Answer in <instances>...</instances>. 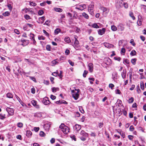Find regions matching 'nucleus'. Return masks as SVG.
Wrapping results in <instances>:
<instances>
[{
  "label": "nucleus",
  "instance_id": "f257e3e1",
  "mask_svg": "<svg viewBox=\"0 0 146 146\" xmlns=\"http://www.w3.org/2000/svg\"><path fill=\"white\" fill-rule=\"evenodd\" d=\"M59 128L65 134H68L70 132V129L67 126L65 125L64 123H62L59 126Z\"/></svg>",
  "mask_w": 146,
  "mask_h": 146
},
{
  "label": "nucleus",
  "instance_id": "f03ea898",
  "mask_svg": "<svg viewBox=\"0 0 146 146\" xmlns=\"http://www.w3.org/2000/svg\"><path fill=\"white\" fill-rule=\"evenodd\" d=\"M80 91L79 89H77V92H76L74 90H72L71 92L72 94V97L75 100H77L79 96V93Z\"/></svg>",
  "mask_w": 146,
  "mask_h": 146
},
{
  "label": "nucleus",
  "instance_id": "7ed1b4c3",
  "mask_svg": "<svg viewBox=\"0 0 146 146\" xmlns=\"http://www.w3.org/2000/svg\"><path fill=\"white\" fill-rule=\"evenodd\" d=\"M6 110L10 115H12L14 114V110L13 109L7 107L6 108Z\"/></svg>",
  "mask_w": 146,
  "mask_h": 146
},
{
  "label": "nucleus",
  "instance_id": "20e7f679",
  "mask_svg": "<svg viewBox=\"0 0 146 146\" xmlns=\"http://www.w3.org/2000/svg\"><path fill=\"white\" fill-rule=\"evenodd\" d=\"M42 103L45 105H47L50 104V102L48 97H46L43 99Z\"/></svg>",
  "mask_w": 146,
  "mask_h": 146
},
{
  "label": "nucleus",
  "instance_id": "39448f33",
  "mask_svg": "<svg viewBox=\"0 0 146 146\" xmlns=\"http://www.w3.org/2000/svg\"><path fill=\"white\" fill-rule=\"evenodd\" d=\"M77 36L76 35L75 36L74 38L75 39V40L74 42V47L75 48H77L78 47V44H79V42L78 40L77 39Z\"/></svg>",
  "mask_w": 146,
  "mask_h": 146
},
{
  "label": "nucleus",
  "instance_id": "423d86ee",
  "mask_svg": "<svg viewBox=\"0 0 146 146\" xmlns=\"http://www.w3.org/2000/svg\"><path fill=\"white\" fill-rule=\"evenodd\" d=\"M81 126L78 124H76L74 127V129L77 131H78L81 129Z\"/></svg>",
  "mask_w": 146,
  "mask_h": 146
},
{
  "label": "nucleus",
  "instance_id": "0eeeda50",
  "mask_svg": "<svg viewBox=\"0 0 146 146\" xmlns=\"http://www.w3.org/2000/svg\"><path fill=\"white\" fill-rule=\"evenodd\" d=\"M89 70L90 72H92L93 70V65L92 63H90L88 64Z\"/></svg>",
  "mask_w": 146,
  "mask_h": 146
},
{
  "label": "nucleus",
  "instance_id": "6e6552de",
  "mask_svg": "<svg viewBox=\"0 0 146 146\" xmlns=\"http://www.w3.org/2000/svg\"><path fill=\"white\" fill-rule=\"evenodd\" d=\"M45 19V17L44 16H42L41 17H39L38 18V23L42 24L43 23Z\"/></svg>",
  "mask_w": 146,
  "mask_h": 146
},
{
  "label": "nucleus",
  "instance_id": "1a4fd4ad",
  "mask_svg": "<svg viewBox=\"0 0 146 146\" xmlns=\"http://www.w3.org/2000/svg\"><path fill=\"white\" fill-rule=\"evenodd\" d=\"M104 46L108 48H110L113 47V45L109 44L108 43L105 42L104 43Z\"/></svg>",
  "mask_w": 146,
  "mask_h": 146
},
{
  "label": "nucleus",
  "instance_id": "9d476101",
  "mask_svg": "<svg viewBox=\"0 0 146 146\" xmlns=\"http://www.w3.org/2000/svg\"><path fill=\"white\" fill-rule=\"evenodd\" d=\"M106 31V29L103 28L102 29H100L98 31V33L99 35H102L105 33Z\"/></svg>",
  "mask_w": 146,
  "mask_h": 146
},
{
  "label": "nucleus",
  "instance_id": "9b49d317",
  "mask_svg": "<svg viewBox=\"0 0 146 146\" xmlns=\"http://www.w3.org/2000/svg\"><path fill=\"white\" fill-rule=\"evenodd\" d=\"M117 73L116 72L113 73L112 78L114 80L117 79Z\"/></svg>",
  "mask_w": 146,
  "mask_h": 146
},
{
  "label": "nucleus",
  "instance_id": "f8f14e48",
  "mask_svg": "<svg viewBox=\"0 0 146 146\" xmlns=\"http://www.w3.org/2000/svg\"><path fill=\"white\" fill-rule=\"evenodd\" d=\"M126 74V71L125 70H123V72L121 73V76L122 78L124 79L125 78Z\"/></svg>",
  "mask_w": 146,
  "mask_h": 146
},
{
  "label": "nucleus",
  "instance_id": "ddd939ff",
  "mask_svg": "<svg viewBox=\"0 0 146 146\" xmlns=\"http://www.w3.org/2000/svg\"><path fill=\"white\" fill-rule=\"evenodd\" d=\"M21 42H22L23 43H24L25 42L26 44L25 45H27L29 43V40H25L24 38H22L21 39Z\"/></svg>",
  "mask_w": 146,
  "mask_h": 146
},
{
  "label": "nucleus",
  "instance_id": "4468645a",
  "mask_svg": "<svg viewBox=\"0 0 146 146\" xmlns=\"http://www.w3.org/2000/svg\"><path fill=\"white\" fill-rule=\"evenodd\" d=\"M6 118V115L3 113H0V119L3 120Z\"/></svg>",
  "mask_w": 146,
  "mask_h": 146
},
{
  "label": "nucleus",
  "instance_id": "2eb2a0df",
  "mask_svg": "<svg viewBox=\"0 0 146 146\" xmlns=\"http://www.w3.org/2000/svg\"><path fill=\"white\" fill-rule=\"evenodd\" d=\"M118 28L121 31H123L124 29L123 26L122 24L119 25L118 27Z\"/></svg>",
  "mask_w": 146,
  "mask_h": 146
},
{
  "label": "nucleus",
  "instance_id": "dca6fc26",
  "mask_svg": "<svg viewBox=\"0 0 146 146\" xmlns=\"http://www.w3.org/2000/svg\"><path fill=\"white\" fill-rule=\"evenodd\" d=\"M64 40L66 42L68 43H69L71 42V40L70 38L68 36H66L64 38Z\"/></svg>",
  "mask_w": 146,
  "mask_h": 146
},
{
  "label": "nucleus",
  "instance_id": "f3484780",
  "mask_svg": "<svg viewBox=\"0 0 146 146\" xmlns=\"http://www.w3.org/2000/svg\"><path fill=\"white\" fill-rule=\"evenodd\" d=\"M57 59H55L52 61L51 64L52 66H54L56 64H58V62L57 61Z\"/></svg>",
  "mask_w": 146,
  "mask_h": 146
},
{
  "label": "nucleus",
  "instance_id": "a211bd4d",
  "mask_svg": "<svg viewBox=\"0 0 146 146\" xmlns=\"http://www.w3.org/2000/svg\"><path fill=\"white\" fill-rule=\"evenodd\" d=\"M61 31V30L60 29L57 28L54 31V33L55 35H56L58 34Z\"/></svg>",
  "mask_w": 146,
  "mask_h": 146
},
{
  "label": "nucleus",
  "instance_id": "6ab92c4d",
  "mask_svg": "<svg viewBox=\"0 0 146 146\" xmlns=\"http://www.w3.org/2000/svg\"><path fill=\"white\" fill-rule=\"evenodd\" d=\"M81 135H82L83 136L87 137L88 136V134L86 133L84 131H82L80 133Z\"/></svg>",
  "mask_w": 146,
  "mask_h": 146
},
{
  "label": "nucleus",
  "instance_id": "aec40b11",
  "mask_svg": "<svg viewBox=\"0 0 146 146\" xmlns=\"http://www.w3.org/2000/svg\"><path fill=\"white\" fill-rule=\"evenodd\" d=\"M80 6H81V7H80L79 8L76 7V9H80L82 8H83V9H85L86 8V5H85L83 4L82 5H80Z\"/></svg>",
  "mask_w": 146,
  "mask_h": 146
},
{
  "label": "nucleus",
  "instance_id": "412c9836",
  "mask_svg": "<svg viewBox=\"0 0 146 146\" xmlns=\"http://www.w3.org/2000/svg\"><path fill=\"white\" fill-rule=\"evenodd\" d=\"M32 134V132L30 131H27V136L28 137H30Z\"/></svg>",
  "mask_w": 146,
  "mask_h": 146
},
{
  "label": "nucleus",
  "instance_id": "4be33fe9",
  "mask_svg": "<svg viewBox=\"0 0 146 146\" xmlns=\"http://www.w3.org/2000/svg\"><path fill=\"white\" fill-rule=\"evenodd\" d=\"M7 96V98H13V96L12 94L10 93H8L6 95Z\"/></svg>",
  "mask_w": 146,
  "mask_h": 146
},
{
  "label": "nucleus",
  "instance_id": "5701e85b",
  "mask_svg": "<svg viewBox=\"0 0 146 146\" xmlns=\"http://www.w3.org/2000/svg\"><path fill=\"white\" fill-rule=\"evenodd\" d=\"M129 16L131 17L133 20H135V17L134 16L132 12H130L129 13Z\"/></svg>",
  "mask_w": 146,
  "mask_h": 146
},
{
  "label": "nucleus",
  "instance_id": "b1692460",
  "mask_svg": "<svg viewBox=\"0 0 146 146\" xmlns=\"http://www.w3.org/2000/svg\"><path fill=\"white\" fill-rule=\"evenodd\" d=\"M59 90V88H58L53 87L52 88V91L53 92H55L57 91H58Z\"/></svg>",
  "mask_w": 146,
  "mask_h": 146
},
{
  "label": "nucleus",
  "instance_id": "393cba45",
  "mask_svg": "<svg viewBox=\"0 0 146 146\" xmlns=\"http://www.w3.org/2000/svg\"><path fill=\"white\" fill-rule=\"evenodd\" d=\"M50 21L49 20H46L45 22L43 24L44 25H46L47 26H49L50 25Z\"/></svg>",
  "mask_w": 146,
  "mask_h": 146
},
{
  "label": "nucleus",
  "instance_id": "a878e982",
  "mask_svg": "<svg viewBox=\"0 0 146 146\" xmlns=\"http://www.w3.org/2000/svg\"><path fill=\"white\" fill-rule=\"evenodd\" d=\"M111 30L113 31H115L117 30V27L114 25L111 26Z\"/></svg>",
  "mask_w": 146,
  "mask_h": 146
},
{
  "label": "nucleus",
  "instance_id": "bb28decb",
  "mask_svg": "<svg viewBox=\"0 0 146 146\" xmlns=\"http://www.w3.org/2000/svg\"><path fill=\"white\" fill-rule=\"evenodd\" d=\"M136 52L135 50H132L130 53V55L132 56H134L136 55Z\"/></svg>",
  "mask_w": 146,
  "mask_h": 146
},
{
  "label": "nucleus",
  "instance_id": "cd10ccee",
  "mask_svg": "<svg viewBox=\"0 0 146 146\" xmlns=\"http://www.w3.org/2000/svg\"><path fill=\"white\" fill-rule=\"evenodd\" d=\"M123 63L125 64H129V60L127 59H124L123 61Z\"/></svg>",
  "mask_w": 146,
  "mask_h": 146
},
{
  "label": "nucleus",
  "instance_id": "c85d7f7f",
  "mask_svg": "<svg viewBox=\"0 0 146 146\" xmlns=\"http://www.w3.org/2000/svg\"><path fill=\"white\" fill-rule=\"evenodd\" d=\"M92 27L96 29L99 28V26L96 23H94L92 25Z\"/></svg>",
  "mask_w": 146,
  "mask_h": 146
},
{
  "label": "nucleus",
  "instance_id": "c756f323",
  "mask_svg": "<svg viewBox=\"0 0 146 146\" xmlns=\"http://www.w3.org/2000/svg\"><path fill=\"white\" fill-rule=\"evenodd\" d=\"M10 15V13L8 11H6L3 13V15L5 16H7Z\"/></svg>",
  "mask_w": 146,
  "mask_h": 146
},
{
  "label": "nucleus",
  "instance_id": "7c9ffc66",
  "mask_svg": "<svg viewBox=\"0 0 146 146\" xmlns=\"http://www.w3.org/2000/svg\"><path fill=\"white\" fill-rule=\"evenodd\" d=\"M140 87L141 89L142 90H143L144 89V86L143 82H141L140 83Z\"/></svg>",
  "mask_w": 146,
  "mask_h": 146
},
{
  "label": "nucleus",
  "instance_id": "2f4dec72",
  "mask_svg": "<svg viewBox=\"0 0 146 146\" xmlns=\"http://www.w3.org/2000/svg\"><path fill=\"white\" fill-rule=\"evenodd\" d=\"M136 60L137 59L135 58L132 59L131 60V62L133 65H135V62Z\"/></svg>",
  "mask_w": 146,
  "mask_h": 146
},
{
  "label": "nucleus",
  "instance_id": "473e14b6",
  "mask_svg": "<svg viewBox=\"0 0 146 146\" xmlns=\"http://www.w3.org/2000/svg\"><path fill=\"white\" fill-rule=\"evenodd\" d=\"M44 13V11L42 10H40L38 12V14L39 15H42Z\"/></svg>",
  "mask_w": 146,
  "mask_h": 146
},
{
  "label": "nucleus",
  "instance_id": "72a5a7b5",
  "mask_svg": "<svg viewBox=\"0 0 146 146\" xmlns=\"http://www.w3.org/2000/svg\"><path fill=\"white\" fill-rule=\"evenodd\" d=\"M134 101V98L133 97L131 98L129 100L128 103H132Z\"/></svg>",
  "mask_w": 146,
  "mask_h": 146
},
{
  "label": "nucleus",
  "instance_id": "f704fd0d",
  "mask_svg": "<svg viewBox=\"0 0 146 146\" xmlns=\"http://www.w3.org/2000/svg\"><path fill=\"white\" fill-rule=\"evenodd\" d=\"M82 15L86 19H88V16L85 13H82Z\"/></svg>",
  "mask_w": 146,
  "mask_h": 146
},
{
  "label": "nucleus",
  "instance_id": "c9c22d12",
  "mask_svg": "<svg viewBox=\"0 0 146 146\" xmlns=\"http://www.w3.org/2000/svg\"><path fill=\"white\" fill-rule=\"evenodd\" d=\"M41 137H44L45 134L44 132L42 131H41L39 133Z\"/></svg>",
  "mask_w": 146,
  "mask_h": 146
},
{
  "label": "nucleus",
  "instance_id": "e433bc0d",
  "mask_svg": "<svg viewBox=\"0 0 146 146\" xmlns=\"http://www.w3.org/2000/svg\"><path fill=\"white\" fill-rule=\"evenodd\" d=\"M137 23L138 25H141L142 23V20H138Z\"/></svg>",
  "mask_w": 146,
  "mask_h": 146
},
{
  "label": "nucleus",
  "instance_id": "4c0bfd02",
  "mask_svg": "<svg viewBox=\"0 0 146 146\" xmlns=\"http://www.w3.org/2000/svg\"><path fill=\"white\" fill-rule=\"evenodd\" d=\"M137 91L138 93H140L141 92V91L139 88V85H138L136 88Z\"/></svg>",
  "mask_w": 146,
  "mask_h": 146
},
{
  "label": "nucleus",
  "instance_id": "58836bf2",
  "mask_svg": "<svg viewBox=\"0 0 146 146\" xmlns=\"http://www.w3.org/2000/svg\"><path fill=\"white\" fill-rule=\"evenodd\" d=\"M30 38L31 39H34V35L32 33H31L30 34Z\"/></svg>",
  "mask_w": 146,
  "mask_h": 146
},
{
  "label": "nucleus",
  "instance_id": "ea45409f",
  "mask_svg": "<svg viewBox=\"0 0 146 146\" xmlns=\"http://www.w3.org/2000/svg\"><path fill=\"white\" fill-rule=\"evenodd\" d=\"M17 126L20 128L22 127L23 126V124L21 122L18 123L17 124Z\"/></svg>",
  "mask_w": 146,
  "mask_h": 146
},
{
  "label": "nucleus",
  "instance_id": "a19ab883",
  "mask_svg": "<svg viewBox=\"0 0 146 146\" xmlns=\"http://www.w3.org/2000/svg\"><path fill=\"white\" fill-rule=\"evenodd\" d=\"M38 38L39 40H44L45 39V38L42 36H38Z\"/></svg>",
  "mask_w": 146,
  "mask_h": 146
},
{
  "label": "nucleus",
  "instance_id": "79ce46f5",
  "mask_svg": "<svg viewBox=\"0 0 146 146\" xmlns=\"http://www.w3.org/2000/svg\"><path fill=\"white\" fill-rule=\"evenodd\" d=\"M94 5L93 3H92L88 6V9L93 8H94Z\"/></svg>",
  "mask_w": 146,
  "mask_h": 146
},
{
  "label": "nucleus",
  "instance_id": "37998d69",
  "mask_svg": "<svg viewBox=\"0 0 146 146\" xmlns=\"http://www.w3.org/2000/svg\"><path fill=\"white\" fill-rule=\"evenodd\" d=\"M88 73V72L87 71L84 70L83 74V76L84 77H86V76L87 74Z\"/></svg>",
  "mask_w": 146,
  "mask_h": 146
},
{
  "label": "nucleus",
  "instance_id": "c03bdc74",
  "mask_svg": "<svg viewBox=\"0 0 146 146\" xmlns=\"http://www.w3.org/2000/svg\"><path fill=\"white\" fill-rule=\"evenodd\" d=\"M46 49L47 50L50 51L51 50L50 46L49 45H47L46 46Z\"/></svg>",
  "mask_w": 146,
  "mask_h": 146
},
{
  "label": "nucleus",
  "instance_id": "a18cd8bd",
  "mask_svg": "<svg viewBox=\"0 0 146 146\" xmlns=\"http://www.w3.org/2000/svg\"><path fill=\"white\" fill-rule=\"evenodd\" d=\"M134 128L133 125H131L129 128V130L130 131H132L134 130Z\"/></svg>",
  "mask_w": 146,
  "mask_h": 146
},
{
  "label": "nucleus",
  "instance_id": "49530a36",
  "mask_svg": "<svg viewBox=\"0 0 146 146\" xmlns=\"http://www.w3.org/2000/svg\"><path fill=\"white\" fill-rule=\"evenodd\" d=\"M130 42L132 44L133 46H135V43L134 42V40L133 39H131V40H130Z\"/></svg>",
  "mask_w": 146,
  "mask_h": 146
},
{
  "label": "nucleus",
  "instance_id": "de8ad7c7",
  "mask_svg": "<svg viewBox=\"0 0 146 146\" xmlns=\"http://www.w3.org/2000/svg\"><path fill=\"white\" fill-rule=\"evenodd\" d=\"M62 72L61 71H60V73L59 74H58V76L60 77V78H61L62 76Z\"/></svg>",
  "mask_w": 146,
  "mask_h": 146
},
{
  "label": "nucleus",
  "instance_id": "09e8293b",
  "mask_svg": "<svg viewBox=\"0 0 146 146\" xmlns=\"http://www.w3.org/2000/svg\"><path fill=\"white\" fill-rule=\"evenodd\" d=\"M114 59L115 60H117L119 61H120L121 60V58L120 57H115L114 58Z\"/></svg>",
  "mask_w": 146,
  "mask_h": 146
},
{
  "label": "nucleus",
  "instance_id": "8fccbe9b",
  "mask_svg": "<svg viewBox=\"0 0 146 146\" xmlns=\"http://www.w3.org/2000/svg\"><path fill=\"white\" fill-rule=\"evenodd\" d=\"M31 102L32 103V104L34 106H35L37 104V102L35 100L32 101Z\"/></svg>",
  "mask_w": 146,
  "mask_h": 146
},
{
  "label": "nucleus",
  "instance_id": "3c124183",
  "mask_svg": "<svg viewBox=\"0 0 146 146\" xmlns=\"http://www.w3.org/2000/svg\"><path fill=\"white\" fill-rule=\"evenodd\" d=\"M79 109L80 111L82 113H84V111L81 107H79Z\"/></svg>",
  "mask_w": 146,
  "mask_h": 146
},
{
  "label": "nucleus",
  "instance_id": "603ef678",
  "mask_svg": "<svg viewBox=\"0 0 146 146\" xmlns=\"http://www.w3.org/2000/svg\"><path fill=\"white\" fill-rule=\"evenodd\" d=\"M29 77L31 79L33 80L34 82H36V79L35 77L32 76H29Z\"/></svg>",
  "mask_w": 146,
  "mask_h": 146
},
{
  "label": "nucleus",
  "instance_id": "864d4df0",
  "mask_svg": "<svg viewBox=\"0 0 146 146\" xmlns=\"http://www.w3.org/2000/svg\"><path fill=\"white\" fill-rule=\"evenodd\" d=\"M70 137L72 138V139L74 140V141H76V139L74 135H72L70 136Z\"/></svg>",
  "mask_w": 146,
  "mask_h": 146
},
{
  "label": "nucleus",
  "instance_id": "5fc2aeb1",
  "mask_svg": "<svg viewBox=\"0 0 146 146\" xmlns=\"http://www.w3.org/2000/svg\"><path fill=\"white\" fill-rule=\"evenodd\" d=\"M43 33L47 36H48L49 35V34L44 30H43Z\"/></svg>",
  "mask_w": 146,
  "mask_h": 146
},
{
  "label": "nucleus",
  "instance_id": "6e6d98bb",
  "mask_svg": "<svg viewBox=\"0 0 146 146\" xmlns=\"http://www.w3.org/2000/svg\"><path fill=\"white\" fill-rule=\"evenodd\" d=\"M39 127H35L34 128V131L36 132L38 131L39 130Z\"/></svg>",
  "mask_w": 146,
  "mask_h": 146
},
{
  "label": "nucleus",
  "instance_id": "4d7b16f0",
  "mask_svg": "<svg viewBox=\"0 0 146 146\" xmlns=\"http://www.w3.org/2000/svg\"><path fill=\"white\" fill-rule=\"evenodd\" d=\"M30 4L31 5L33 6H35L36 5V3L33 2H30Z\"/></svg>",
  "mask_w": 146,
  "mask_h": 146
},
{
  "label": "nucleus",
  "instance_id": "13d9d810",
  "mask_svg": "<svg viewBox=\"0 0 146 146\" xmlns=\"http://www.w3.org/2000/svg\"><path fill=\"white\" fill-rule=\"evenodd\" d=\"M123 6L125 8H127L128 7V4L126 3H123Z\"/></svg>",
  "mask_w": 146,
  "mask_h": 146
},
{
  "label": "nucleus",
  "instance_id": "bf43d9fd",
  "mask_svg": "<svg viewBox=\"0 0 146 146\" xmlns=\"http://www.w3.org/2000/svg\"><path fill=\"white\" fill-rule=\"evenodd\" d=\"M14 31L15 33L17 34H20V32L17 29H15L14 30Z\"/></svg>",
  "mask_w": 146,
  "mask_h": 146
},
{
  "label": "nucleus",
  "instance_id": "052dcab7",
  "mask_svg": "<svg viewBox=\"0 0 146 146\" xmlns=\"http://www.w3.org/2000/svg\"><path fill=\"white\" fill-rule=\"evenodd\" d=\"M68 62L72 66H73L74 65V63L72 62L71 60H69Z\"/></svg>",
  "mask_w": 146,
  "mask_h": 146
},
{
  "label": "nucleus",
  "instance_id": "680f3d73",
  "mask_svg": "<svg viewBox=\"0 0 146 146\" xmlns=\"http://www.w3.org/2000/svg\"><path fill=\"white\" fill-rule=\"evenodd\" d=\"M25 18L27 20L30 19V16L28 15H26L25 16Z\"/></svg>",
  "mask_w": 146,
  "mask_h": 146
},
{
  "label": "nucleus",
  "instance_id": "e2e57ef3",
  "mask_svg": "<svg viewBox=\"0 0 146 146\" xmlns=\"http://www.w3.org/2000/svg\"><path fill=\"white\" fill-rule=\"evenodd\" d=\"M52 100H54L56 98V97L55 96H53L52 95H51L50 96Z\"/></svg>",
  "mask_w": 146,
  "mask_h": 146
},
{
  "label": "nucleus",
  "instance_id": "0e129e2a",
  "mask_svg": "<svg viewBox=\"0 0 146 146\" xmlns=\"http://www.w3.org/2000/svg\"><path fill=\"white\" fill-rule=\"evenodd\" d=\"M137 105L136 103H133L132 105V107L133 108H136L137 107Z\"/></svg>",
  "mask_w": 146,
  "mask_h": 146
},
{
  "label": "nucleus",
  "instance_id": "69168bd1",
  "mask_svg": "<svg viewBox=\"0 0 146 146\" xmlns=\"http://www.w3.org/2000/svg\"><path fill=\"white\" fill-rule=\"evenodd\" d=\"M125 49L124 48H122L121 49V53L122 52L123 53H125Z\"/></svg>",
  "mask_w": 146,
  "mask_h": 146
},
{
  "label": "nucleus",
  "instance_id": "338daca9",
  "mask_svg": "<svg viewBox=\"0 0 146 146\" xmlns=\"http://www.w3.org/2000/svg\"><path fill=\"white\" fill-rule=\"evenodd\" d=\"M140 38L143 41H144L145 40V38L144 36H140Z\"/></svg>",
  "mask_w": 146,
  "mask_h": 146
},
{
  "label": "nucleus",
  "instance_id": "774afa93",
  "mask_svg": "<svg viewBox=\"0 0 146 146\" xmlns=\"http://www.w3.org/2000/svg\"><path fill=\"white\" fill-rule=\"evenodd\" d=\"M77 117H79L80 116V114L78 112H77L76 113V115H75Z\"/></svg>",
  "mask_w": 146,
  "mask_h": 146
}]
</instances>
